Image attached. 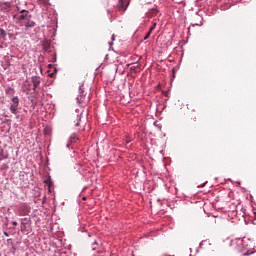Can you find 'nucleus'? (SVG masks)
<instances>
[{"label":"nucleus","instance_id":"obj_5","mask_svg":"<svg viewBox=\"0 0 256 256\" xmlns=\"http://www.w3.org/2000/svg\"><path fill=\"white\" fill-rule=\"evenodd\" d=\"M127 0H119L118 1V9L119 11H127Z\"/></svg>","mask_w":256,"mask_h":256},{"label":"nucleus","instance_id":"obj_15","mask_svg":"<svg viewBox=\"0 0 256 256\" xmlns=\"http://www.w3.org/2000/svg\"><path fill=\"white\" fill-rule=\"evenodd\" d=\"M4 235H5L6 237H9V234H7V232H4Z\"/></svg>","mask_w":256,"mask_h":256},{"label":"nucleus","instance_id":"obj_6","mask_svg":"<svg viewBox=\"0 0 256 256\" xmlns=\"http://www.w3.org/2000/svg\"><path fill=\"white\" fill-rule=\"evenodd\" d=\"M19 214L23 216L29 215V208L27 206L21 207L19 209Z\"/></svg>","mask_w":256,"mask_h":256},{"label":"nucleus","instance_id":"obj_1","mask_svg":"<svg viewBox=\"0 0 256 256\" xmlns=\"http://www.w3.org/2000/svg\"><path fill=\"white\" fill-rule=\"evenodd\" d=\"M17 109H19V98L14 97V98H12V103L10 105V111H11V113H13V115H17V113H18Z\"/></svg>","mask_w":256,"mask_h":256},{"label":"nucleus","instance_id":"obj_9","mask_svg":"<svg viewBox=\"0 0 256 256\" xmlns=\"http://www.w3.org/2000/svg\"><path fill=\"white\" fill-rule=\"evenodd\" d=\"M4 159H7V154H5V151L1 149L0 151V161H3Z\"/></svg>","mask_w":256,"mask_h":256},{"label":"nucleus","instance_id":"obj_14","mask_svg":"<svg viewBox=\"0 0 256 256\" xmlns=\"http://www.w3.org/2000/svg\"><path fill=\"white\" fill-rule=\"evenodd\" d=\"M112 41H115V35H112Z\"/></svg>","mask_w":256,"mask_h":256},{"label":"nucleus","instance_id":"obj_8","mask_svg":"<svg viewBox=\"0 0 256 256\" xmlns=\"http://www.w3.org/2000/svg\"><path fill=\"white\" fill-rule=\"evenodd\" d=\"M32 82H33V89L35 91L39 87L41 81H39L37 78H33Z\"/></svg>","mask_w":256,"mask_h":256},{"label":"nucleus","instance_id":"obj_13","mask_svg":"<svg viewBox=\"0 0 256 256\" xmlns=\"http://www.w3.org/2000/svg\"><path fill=\"white\" fill-rule=\"evenodd\" d=\"M12 225H14V227H17V222H12Z\"/></svg>","mask_w":256,"mask_h":256},{"label":"nucleus","instance_id":"obj_17","mask_svg":"<svg viewBox=\"0 0 256 256\" xmlns=\"http://www.w3.org/2000/svg\"><path fill=\"white\" fill-rule=\"evenodd\" d=\"M94 245H99V244L97 243V241H94Z\"/></svg>","mask_w":256,"mask_h":256},{"label":"nucleus","instance_id":"obj_3","mask_svg":"<svg viewBox=\"0 0 256 256\" xmlns=\"http://www.w3.org/2000/svg\"><path fill=\"white\" fill-rule=\"evenodd\" d=\"M77 102L79 105H87V103H89V96L81 94L77 97Z\"/></svg>","mask_w":256,"mask_h":256},{"label":"nucleus","instance_id":"obj_2","mask_svg":"<svg viewBox=\"0 0 256 256\" xmlns=\"http://www.w3.org/2000/svg\"><path fill=\"white\" fill-rule=\"evenodd\" d=\"M20 13H21V15L19 16L20 23H23V22L28 21L29 19H31V16H29V11L22 10Z\"/></svg>","mask_w":256,"mask_h":256},{"label":"nucleus","instance_id":"obj_7","mask_svg":"<svg viewBox=\"0 0 256 256\" xmlns=\"http://www.w3.org/2000/svg\"><path fill=\"white\" fill-rule=\"evenodd\" d=\"M37 3L39 5H42V7H49V0H37Z\"/></svg>","mask_w":256,"mask_h":256},{"label":"nucleus","instance_id":"obj_11","mask_svg":"<svg viewBox=\"0 0 256 256\" xmlns=\"http://www.w3.org/2000/svg\"><path fill=\"white\" fill-rule=\"evenodd\" d=\"M158 12L157 9H152L150 13L151 15H157Z\"/></svg>","mask_w":256,"mask_h":256},{"label":"nucleus","instance_id":"obj_12","mask_svg":"<svg viewBox=\"0 0 256 256\" xmlns=\"http://www.w3.org/2000/svg\"><path fill=\"white\" fill-rule=\"evenodd\" d=\"M149 37H151V32H148V33L146 34V36L144 37V41H147V39H148Z\"/></svg>","mask_w":256,"mask_h":256},{"label":"nucleus","instance_id":"obj_10","mask_svg":"<svg viewBox=\"0 0 256 256\" xmlns=\"http://www.w3.org/2000/svg\"><path fill=\"white\" fill-rule=\"evenodd\" d=\"M155 27H157V23H153L152 27L150 28L149 32L153 33L155 31Z\"/></svg>","mask_w":256,"mask_h":256},{"label":"nucleus","instance_id":"obj_4","mask_svg":"<svg viewBox=\"0 0 256 256\" xmlns=\"http://www.w3.org/2000/svg\"><path fill=\"white\" fill-rule=\"evenodd\" d=\"M21 27H25V31H27V29H31V27H35V22H33L31 18H28V20L21 22Z\"/></svg>","mask_w":256,"mask_h":256},{"label":"nucleus","instance_id":"obj_19","mask_svg":"<svg viewBox=\"0 0 256 256\" xmlns=\"http://www.w3.org/2000/svg\"><path fill=\"white\" fill-rule=\"evenodd\" d=\"M245 255H249V254L245 253L244 256H245Z\"/></svg>","mask_w":256,"mask_h":256},{"label":"nucleus","instance_id":"obj_16","mask_svg":"<svg viewBox=\"0 0 256 256\" xmlns=\"http://www.w3.org/2000/svg\"><path fill=\"white\" fill-rule=\"evenodd\" d=\"M1 31V34L3 35V34H5V31H3V30H0Z\"/></svg>","mask_w":256,"mask_h":256},{"label":"nucleus","instance_id":"obj_18","mask_svg":"<svg viewBox=\"0 0 256 256\" xmlns=\"http://www.w3.org/2000/svg\"><path fill=\"white\" fill-rule=\"evenodd\" d=\"M92 249H93V250H95V249H96V247H93Z\"/></svg>","mask_w":256,"mask_h":256}]
</instances>
